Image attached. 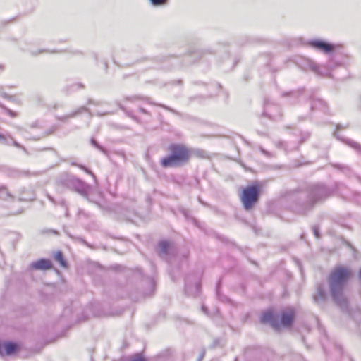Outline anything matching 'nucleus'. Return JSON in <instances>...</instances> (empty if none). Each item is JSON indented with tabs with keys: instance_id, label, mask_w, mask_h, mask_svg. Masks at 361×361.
<instances>
[{
	"instance_id": "obj_1",
	"label": "nucleus",
	"mask_w": 361,
	"mask_h": 361,
	"mask_svg": "<svg viewBox=\"0 0 361 361\" xmlns=\"http://www.w3.org/2000/svg\"><path fill=\"white\" fill-rule=\"evenodd\" d=\"M170 155L163 157L160 164L164 168L176 167L188 163L192 156V151L186 145L173 143L169 145Z\"/></svg>"
},
{
	"instance_id": "obj_2",
	"label": "nucleus",
	"mask_w": 361,
	"mask_h": 361,
	"mask_svg": "<svg viewBox=\"0 0 361 361\" xmlns=\"http://www.w3.org/2000/svg\"><path fill=\"white\" fill-rule=\"evenodd\" d=\"M352 271L343 266L336 267L329 276V283L332 297L337 300L342 294L345 285L351 278Z\"/></svg>"
},
{
	"instance_id": "obj_3",
	"label": "nucleus",
	"mask_w": 361,
	"mask_h": 361,
	"mask_svg": "<svg viewBox=\"0 0 361 361\" xmlns=\"http://www.w3.org/2000/svg\"><path fill=\"white\" fill-rule=\"evenodd\" d=\"M295 311L291 307L284 309L280 314V322L272 310L264 311L260 318L262 324H269L275 330L279 331L281 326L290 327L295 319Z\"/></svg>"
},
{
	"instance_id": "obj_4",
	"label": "nucleus",
	"mask_w": 361,
	"mask_h": 361,
	"mask_svg": "<svg viewBox=\"0 0 361 361\" xmlns=\"http://www.w3.org/2000/svg\"><path fill=\"white\" fill-rule=\"evenodd\" d=\"M260 195V186L254 184L247 186L242 190L240 200L245 210H250L254 207L258 202Z\"/></svg>"
},
{
	"instance_id": "obj_5",
	"label": "nucleus",
	"mask_w": 361,
	"mask_h": 361,
	"mask_svg": "<svg viewBox=\"0 0 361 361\" xmlns=\"http://www.w3.org/2000/svg\"><path fill=\"white\" fill-rule=\"evenodd\" d=\"M52 267L51 262L47 259H40L30 265V268L33 270H49Z\"/></svg>"
},
{
	"instance_id": "obj_6",
	"label": "nucleus",
	"mask_w": 361,
	"mask_h": 361,
	"mask_svg": "<svg viewBox=\"0 0 361 361\" xmlns=\"http://www.w3.org/2000/svg\"><path fill=\"white\" fill-rule=\"evenodd\" d=\"M310 44L312 47H314L324 53H330V52L333 51L334 49V46L333 44H329V43H326L325 42L320 41V40L312 41L310 42Z\"/></svg>"
},
{
	"instance_id": "obj_7",
	"label": "nucleus",
	"mask_w": 361,
	"mask_h": 361,
	"mask_svg": "<svg viewBox=\"0 0 361 361\" xmlns=\"http://www.w3.org/2000/svg\"><path fill=\"white\" fill-rule=\"evenodd\" d=\"M19 350L18 344L12 342L5 343L4 344L0 343V355H10L16 353Z\"/></svg>"
},
{
	"instance_id": "obj_8",
	"label": "nucleus",
	"mask_w": 361,
	"mask_h": 361,
	"mask_svg": "<svg viewBox=\"0 0 361 361\" xmlns=\"http://www.w3.org/2000/svg\"><path fill=\"white\" fill-rule=\"evenodd\" d=\"M55 259L61 264V267H67V262L61 251H58L55 254Z\"/></svg>"
},
{
	"instance_id": "obj_9",
	"label": "nucleus",
	"mask_w": 361,
	"mask_h": 361,
	"mask_svg": "<svg viewBox=\"0 0 361 361\" xmlns=\"http://www.w3.org/2000/svg\"><path fill=\"white\" fill-rule=\"evenodd\" d=\"M130 361H147V360L142 354L137 353L132 356Z\"/></svg>"
},
{
	"instance_id": "obj_10",
	"label": "nucleus",
	"mask_w": 361,
	"mask_h": 361,
	"mask_svg": "<svg viewBox=\"0 0 361 361\" xmlns=\"http://www.w3.org/2000/svg\"><path fill=\"white\" fill-rule=\"evenodd\" d=\"M159 246H160V248H161L162 252L166 253L167 252L168 249L169 248L170 245L166 241H161L159 243Z\"/></svg>"
},
{
	"instance_id": "obj_11",
	"label": "nucleus",
	"mask_w": 361,
	"mask_h": 361,
	"mask_svg": "<svg viewBox=\"0 0 361 361\" xmlns=\"http://www.w3.org/2000/svg\"><path fill=\"white\" fill-rule=\"evenodd\" d=\"M152 4L154 6H161L166 3L167 0H150Z\"/></svg>"
},
{
	"instance_id": "obj_12",
	"label": "nucleus",
	"mask_w": 361,
	"mask_h": 361,
	"mask_svg": "<svg viewBox=\"0 0 361 361\" xmlns=\"http://www.w3.org/2000/svg\"><path fill=\"white\" fill-rule=\"evenodd\" d=\"M6 188L5 186H0V194L6 191Z\"/></svg>"
},
{
	"instance_id": "obj_13",
	"label": "nucleus",
	"mask_w": 361,
	"mask_h": 361,
	"mask_svg": "<svg viewBox=\"0 0 361 361\" xmlns=\"http://www.w3.org/2000/svg\"><path fill=\"white\" fill-rule=\"evenodd\" d=\"M5 140V137L4 135H1L0 134V140Z\"/></svg>"
},
{
	"instance_id": "obj_14",
	"label": "nucleus",
	"mask_w": 361,
	"mask_h": 361,
	"mask_svg": "<svg viewBox=\"0 0 361 361\" xmlns=\"http://www.w3.org/2000/svg\"><path fill=\"white\" fill-rule=\"evenodd\" d=\"M321 297H322V298H324V293H321Z\"/></svg>"
},
{
	"instance_id": "obj_15",
	"label": "nucleus",
	"mask_w": 361,
	"mask_h": 361,
	"mask_svg": "<svg viewBox=\"0 0 361 361\" xmlns=\"http://www.w3.org/2000/svg\"><path fill=\"white\" fill-rule=\"evenodd\" d=\"M360 278H361V269H360Z\"/></svg>"
}]
</instances>
